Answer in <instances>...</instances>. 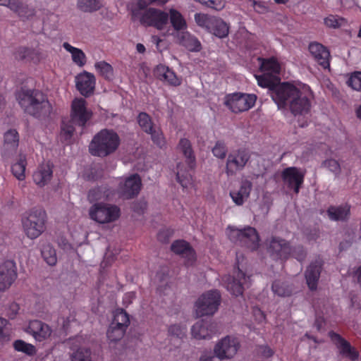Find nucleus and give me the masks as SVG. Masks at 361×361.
<instances>
[{"mask_svg": "<svg viewBox=\"0 0 361 361\" xmlns=\"http://www.w3.org/2000/svg\"><path fill=\"white\" fill-rule=\"evenodd\" d=\"M71 122L81 128H85L87 123L92 118V112L87 107V102L83 98H75L71 106Z\"/></svg>", "mask_w": 361, "mask_h": 361, "instance_id": "nucleus-13", "label": "nucleus"}, {"mask_svg": "<svg viewBox=\"0 0 361 361\" xmlns=\"http://www.w3.org/2000/svg\"><path fill=\"white\" fill-rule=\"evenodd\" d=\"M255 76L259 86L267 87L271 91V98L276 104V99L274 94L276 92L277 88L281 85L283 82H279V78L277 75H273L270 73H263L262 75H255Z\"/></svg>", "mask_w": 361, "mask_h": 361, "instance_id": "nucleus-27", "label": "nucleus"}, {"mask_svg": "<svg viewBox=\"0 0 361 361\" xmlns=\"http://www.w3.org/2000/svg\"><path fill=\"white\" fill-rule=\"evenodd\" d=\"M204 6L216 11H220L224 8L225 4L223 0H206Z\"/></svg>", "mask_w": 361, "mask_h": 361, "instance_id": "nucleus-60", "label": "nucleus"}, {"mask_svg": "<svg viewBox=\"0 0 361 361\" xmlns=\"http://www.w3.org/2000/svg\"><path fill=\"white\" fill-rule=\"evenodd\" d=\"M91 351L88 348H79L72 355V361H91Z\"/></svg>", "mask_w": 361, "mask_h": 361, "instance_id": "nucleus-54", "label": "nucleus"}, {"mask_svg": "<svg viewBox=\"0 0 361 361\" xmlns=\"http://www.w3.org/2000/svg\"><path fill=\"white\" fill-rule=\"evenodd\" d=\"M228 25L223 20L215 18L208 32L219 38H224L228 35Z\"/></svg>", "mask_w": 361, "mask_h": 361, "instance_id": "nucleus-38", "label": "nucleus"}, {"mask_svg": "<svg viewBox=\"0 0 361 361\" xmlns=\"http://www.w3.org/2000/svg\"><path fill=\"white\" fill-rule=\"evenodd\" d=\"M252 188V183L249 180H243L240 183V186L238 190H231L230 196L233 202L238 205L241 206L249 198Z\"/></svg>", "mask_w": 361, "mask_h": 361, "instance_id": "nucleus-30", "label": "nucleus"}, {"mask_svg": "<svg viewBox=\"0 0 361 361\" xmlns=\"http://www.w3.org/2000/svg\"><path fill=\"white\" fill-rule=\"evenodd\" d=\"M95 68L99 73L107 80H111L114 78V69L109 63L102 61L97 62L94 65Z\"/></svg>", "mask_w": 361, "mask_h": 361, "instance_id": "nucleus-45", "label": "nucleus"}, {"mask_svg": "<svg viewBox=\"0 0 361 361\" xmlns=\"http://www.w3.org/2000/svg\"><path fill=\"white\" fill-rule=\"evenodd\" d=\"M120 145L118 133L112 129L104 128L94 135L89 145V152L93 156L104 158L114 153Z\"/></svg>", "mask_w": 361, "mask_h": 361, "instance_id": "nucleus-3", "label": "nucleus"}, {"mask_svg": "<svg viewBox=\"0 0 361 361\" xmlns=\"http://www.w3.org/2000/svg\"><path fill=\"white\" fill-rule=\"evenodd\" d=\"M347 84L354 90L361 92V71L352 73L347 80Z\"/></svg>", "mask_w": 361, "mask_h": 361, "instance_id": "nucleus-53", "label": "nucleus"}, {"mask_svg": "<svg viewBox=\"0 0 361 361\" xmlns=\"http://www.w3.org/2000/svg\"><path fill=\"white\" fill-rule=\"evenodd\" d=\"M267 251L274 260L285 262L291 255L292 246L286 240L273 236L269 241Z\"/></svg>", "mask_w": 361, "mask_h": 361, "instance_id": "nucleus-15", "label": "nucleus"}, {"mask_svg": "<svg viewBox=\"0 0 361 361\" xmlns=\"http://www.w3.org/2000/svg\"><path fill=\"white\" fill-rule=\"evenodd\" d=\"M259 353L261 357L269 358L273 356L274 352V350L269 347L268 345H261L259 347Z\"/></svg>", "mask_w": 361, "mask_h": 361, "instance_id": "nucleus-62", "label": "nucleus"}, {"mask_svg": "<svg viewBox=\"0 0 361 361\" xmlns=\"http://www.w3.org/2000/svg\"><path fill=\"white\" fill-rule=\"evenodd\" d=\"M77 6L82 12L92 13L102 7V0H78Z\"/></svg>", "mask_w": 361, "mask_h": 361, "instance_id": "nucleus-41", "label": "nucleus"}, {"mask_svg": "<svg viewBox=\"0 0 361 361\" xmlns=\"http://www.w3.org/2000/svg\"><path fill=\"white\" fill-rule=\"evenodd\" d=\"M177 39L179 44L190 51L197 52L201 49L200 42L188 32H178Z\"/></svg>", "mask_w": 361, "mask_h": 361, "instance_id": "nucleus-31", "label": "nucleus"}, {"mask_svg": "<svg viewBox=\"0 0 361 361\" xmlns=\"http://www.w3.org/2000/svg\"><path fill=\"white\" fill-rule=\"evenodd\" d=\"M16 59L38 63L42 59V54L39 49L20 46L18 47L14 54Z\"/></svg>", "mask_w": 361, "mask_h": 361, "instance_id": "nucleus-25", "label": "nucleus"}, {"mask_svg": "<svg viewBox=\"0 0 361 361\" xmlns=\"http://www.w3.org/2000/svg\"><path fill=\"white\" fill-rule=\"evenodd\" d=\"M13 348L16 351L24 353L27 355H33L36 353L35 347L33 345L23 340H16L13 343Z\"/></svg>", "mask_w": 361, "mask_h": 361, "instance_id": "nucleus-50", "label": "nucleus"}, {"mask_svg": "<svg viewBox=\"0 0 361 361\" xmlns=\"http://www.w3.org/2000/svg\"><path fill=\"white\" fill-rule=\"evenodd\" d=\"M171 250L176 255H180L186 260L187 266L192 265L196 260V254L189 243L184 240H176L171 245Z\"/></svg>", "mask_w": 361, "mask_h": 361, "instance_id": "nucleus-23", "label": "nucleus"}, {"mask_svg": "<svg viewBox=\"0 0 361 361\" xmlns=\"http://www.w3.org/2000/svg\"><path fill=\"white\" fill-rule=\"evenodd\" d=\"M155 73L158 78L166 81L171 85L178 86L180 85V80L176 73L164 65L160 64L157 66Z\"/></svg>", "mask_w": 361, "mask_h": 361, "instance_id": "nucleus-32", "label": "nucleus"}, {"mask_svg": "<svg viewBox=\"0 0 361 361\" xmlns=\"http://www.w3.org/2000/svg\"><path fill=\"white\" fill-rule=\"evenodd\" d=\"M221 298V294L217 290H212L203 293L195 303L197 315L198 317L213 315L219 309Z\"/></svg>", "mask_w": 361, "mask_h": 361, "instance_id": "nucleus-9", "label": "nucleus"}, {"mask_svg": "<svg viewBox=\"0 0 361 361\" xmlns=\"http://www.w3.org/2000/svg\"><path fill=\"white\" fill-rule=\"evenodd\" d=\"M137 120L140 128L151 135L153 143L162 148L166 144L165 138L160 128L154 126L150 116L145 112H141Z\"/></svg>", "mask_w": 361, "mask_h": 361, "instance_id": "nucleus-14", "label": "nucleus"}, {"mask_svg": "<svg viewBox=\"0 0 361 361\" xmlns=\"http://www.w3.org/2000/svg\"><path fill=\"white\" fill-rule=\"evenodd\" d=\"M273 292L280 297H288L293 293V287L286 282L276 280L271 286Z\"/></svg>", "mask_w": 361, "mask_h": 361, "instance_id": "nucleus-42", "label": "nucleus"}, {"mask_svg": "<svg viewBox=\"0 0 361 361\" xmlns=\"http://www.w3.org/2000/svg\"><path fill=\"white\" fill-rule=\"evenodd\" d=\"M27 165L26 157L25 155H20L18 161L11 166L13 175L19 180L25 178V169Z\"/></svg>", "mask_w": 361, "mask_h": 361, "instance_id": "nucleus-43", "label": "nucleus"}, {"mask_svg": "<svg viewBox=\"0 0 361 361\" xmlns=\"http://www.w3.org/2000/svg\"><path fill=\"white\" fill-rule=\"evenodd\" d=\"M121 214L120 208L111 204L95 202L89 209L90 218L101 224L116 221Z\"/></svg>", "mask_w": 361, "mask_h": 361, "instance_id": "nucleus-8", "label": "nucleus"}, {"mask_svg": "<svg viewBox=\"0 0 361 361\" xmlns=\"http://www.w3.org/2000/svg\"><path fill=\"white\" fill-rule=\"evenodd\" d=\"M26 331L27 333L32 335V336L39 341L46 339L51 333V330L49 325L39 320L30 321L27 327Z\"/></svg>", "mask_w": 361, "mask_h": 361, "instance_id": "nucleus-28", "label": "nucleus"}, {"mask_svg": "<svg viewBox=\"0 0 361 361\" xmlns=\"http://www.w3.org/2000/svg\"><path fill=\"white\" fill-rule=\"evenodd\" d=\"M350 206L348 204L339 206H330L327 214L331 220L345 221L350 214Z\"/></svg>", "mask_w": 361, "mask_h": 361, "instance_id": "nucleus-33", "label": "nucleus"}, {"mask_svg": "<svg viewBox=\"0 0 361 361\" xmlns=\"http://www.w3.org/2000/svg\"><path fill=\"white\" fill-rule=\"evenodd\" d=\"M41 253L44 261L50 266H54L57 262L56 253L54 248L50 245H44Z\"/></svg>", "mask_w": 361, "mask_h": 361, "instance_id": "nucleus-46", "label": "nucleus"}, {"mask_svg": "<svg viewBox=\"0 0 361 361\" xmlns=\"http://www.w3.org/2000/svg\"><path fill=\"white\" fill-rule=\"evenodd\" d=\"M167 2L168 0H137V9L145 10L149 5L163 6Z\"/></svg>", "mask_w": 361, "mask_h": 361, "instance_id": "nucleus-58", "label": "nucleus"}, {"mask_svg": "<svg viewBox=\"0 0 361 361\" xmlns=\"http://www.w3.org/2000/svg\"><path fill=\"white\" fill-rule=\"evenodd\" d=\"M169 334L171 336L182 339L186 335V327L178 324L171 325L169 328Z\"/></svg>", "mask_w": 361, "mask_h": 361, "instance_id": "nucleus-56", "label": "nucleus"}, {"mask_svg": "<svg viewBox=\"0 0 361 361\" xmlns=\"http://www.w3.org/2000/svg\"><path fill=\"white\" fill-rule=\"evenodd\" d=\"M322 269V262L320 260H316L312 262L305 271V279L308 288L311 290H314L317 288V283L320 277Z\"/></svg>", "mask_w": 361, "mask_h": 361, "instance_id": "nucleus-29", "label": "nucleus"}, {"mask_svg": "<svg viewBox=\"0 0 361 361\" xmlns=\"http://www.w3.org/2000/svg\"><path fill=\"white\" fill-rule=\"evenodd\" d=\"M178 148L186 159L187 166L182 163L177 164L176 179L183 188H188L192 185L191 171L194 170L196 165L195 157L189 140L181 138L178 143Z\"/></svg>", "mask_w": 361, "mask_h": 361, "instance_id": "nucleus-4", "label": "nucleus"}, {"mask_svg": "<svg viewBox=\"0 0 361 361\" xmlns=\"http://www.w3.org/2000/svg\"><path fill=\"white\" fill-rule=\"evenodd\" d=\"M329 336L331 341L336 346L339 354L345 358L351 361H356L359 358V352L351 345V344L343 338L338 333L334 331L329 332Z\"/></svg>", "mask_w": 361, "mask_h": 361, "instance_id": "nucleus-16", "label": "nucleus"}, {"mask_svg": "<svg viewBox=\"0 0 361 361\" xmlns=\"http://www.w3.org/2000/svg\"><path fill=\"white\" fill-rule=\"evenodd\" d=\"M63 47L68 52L71 54L72 60L74 63L80 67H82L85 65L87 58L82 49L73 47L68 42H64Z\"/></svg>", "mask_w": 361, "mask_h": 361, "instance_id": "nucleus-36", "label": "nucleus"}, {"mask_svg": "<svg viewBox=\"0 0 361 361\" xmlns=\"http://www.w3.org/2000/svg\"><path fill=\"white\" fill-rule=\"evenodd\" d=\"M256 99L255 94L235 92L226 96L224 104L232 112L237 114L250 109Z\"/></svg>", "mask_w": 361, "mask_h": 361, "instance_id": "nucleus-10", "label": "nucleus"}, {"mask_svg": "<svg viewBox=\"0 0 361 361\" xmlns=\"http://www.w3.org/2000/svg\"><path fill=\"white\" fill-rule=\"evenodd\" d=\"M47 214L43 209L33 208L22 219L25 234L30 239H36L46 229Z\"/></svg>", "mask_w": 361, "mask_h": 361, "instance_id": "nucleus-5", "label": "nucleus"}, {"mask_svg": "<svg viewBox=\"0 0 361 361\" xmlns=\"http://www.w3.org/2000/svg\"><path fill=\"white\" fill-rule=\"evenodd\" d=\"M19 144V135L17 130L11 129L4 134V147L6 150L16 151Z\"/></svg>", "mask_w": 361, "mask_h": 361, "instance_id": "nucleus-39", "label": "nucleus"}, {"mask_svg": "<svg viewBox=\"0 0 361 361\" xmlns=\"http://www.w3.org/2000/svg\"><path fill=\"white\" fill-rule=\"evenodd\" d=\"M216 17L211 16L207 14L197 13L195 14V20L197 25L201 27L206 29L207 31L209 30L210 26L212 25V23Z\"/></svg>", "mask_w": 361, "mask_h": 361, "instance_id": "nucleus-49", "label": "nucleus"}, {"mask_svg": "<svg viewBox=\"0 0 361 361\" xmlns=\"http://www.w3.org/2000/svg\"><path fill=\"white\" fill-rule=\"evenodd\" d=\"M305 174L295 166L286 168L281 173V178L288 188L293 189L298 194L304 182Z\"/></svg>", "mask_w": 361, "mask_h": 361, "instance_id": "nucleus-19", "label": "nucleus"}, {"mask_svg": "<svg viewBox=\"0 0 361 361\" xmlns=\"http://www.w3.org/2000/svg\"><path fill=\"white\" fill-rule=\"evenodd\" d=\"M217 332V324L212 319H201L191 329L192 335L196 339H210Z\"/></svg>", "mask_w": 361, "mask_h": 361, "instance_id": "nucleus-18", "label": "nucleus"}, {"mask_svg": "<svg viewBox=\"0 0 361 361\" xmlns=\"http://www.w3.org/2000/svg\"><path fill=\"white\" fill-rule=\"evenodd\" d=\"M53 176V165L47 161L40 164L32 175L33 181L39 187L48 184Z\"/></svg>", "mask_w": 361, "mask_h": 361, "instance_id": "nucleus-26", "label": "nucleus"}, {"mask_svg": "<svg viewBox=\"0 0 361 361\" xmlns=\"http://www.w3.org/2000/svg\"><path fill=\"white\" fill-rule=\"evenodd\" d=\"M257 60L260 63L259 69L262 73H270L273 75H276L280 73L281 66L275 57L268 59L258 57Z\"/></svg>", "mask_w": 361, "mask_h": 361, "instance_id": "nucleus-34", "label": "nucleus"}, {"mask_svg": "<svg viewBox=\"0 0 361 361\" xmlns=\"http://www.w3.org/2000/svg\"><path fill=\"white\" fill-rule=\"evenodd\" d=\"M19 310L20 307L18 304L16 302H12L8 306L6 314L11 319H13L18 314Z\"/></svg>", "mask_w": 361, "mask_h": 361, "instance_id": "nucleus-61", "label": "nucleus"}, {"mask_svg": "<svg viewBox=\"0 0 361 361\" xmlns=\"http://www.w3.org/2000/svg\"><path fill=\"white\" fill-rule=\"evenodd\" d=\"M8 322L7 319L0 317V341L8 339L9 332L6 328Z\"/></svg>", "mask_w": 361, "mask_h": 361, "instance_id": "nucleus-59", "label": "nucleus"}, {"mask_svg": "<svg viewBox=\"0 0 361 361\" xmlns=\"http://www.w3.org/2000/svg\"><path fill=\"white\" fill-rule=\"evenodd\" d=\"M16 97L24 112L36 118H45L51 114L52 106L47 95L39 90L22 87Z\"/></svg>", "mask_w": 361, "mask_h": 361, "instance_id": "nucleus-2", "label": "nucleus"}, {"mask_svg": "<svg viewBox=\"0 0 361 361\" xmlns=\"http://www.w3.org/2000/svg\"><path fill=\"white\" fill-rule=\"evenodd\" d=\"M322 166L327 168L331 172L337 175L341 172L340 164L334 159H327L322 163Z\"/></svg>", "mask_w": 361, "mask_h": 361, "instance_id": "nucleus-55", "label": "nucleus"}, {"mask_svg": "<svg viewBox=\"0 0 361 361\" xmlns=\"http://www.w3.org/2000/svg\"><path fill=\"white\" fill-rule=\"evenodd\" d=\"M224 360L221 357L214 354V355L208 357H202L200 361H222Z\"/></svg>", "mask_w": 361, "mask_h": 361, "instance_id": "nucleus-64", "label": "nucleus"}, {"mask_svg": "<svg viewBox=\"0 0 361 361\" xmlns=\"http://www.w3.org/2000/svg\"><path fill=\"white\" fill-rule=\"evenodd\" d=\"M17 277L13 261L7 260L0 265V291L8 288Z\"/></svg>", "mask_w": 361, "mask_h": 361, "instance_id": "nucleus-21", "label": "nucleus"}, {"mask_svg": "<svg viewBox=\"0 0 361 361\" xmlns=\"http://www.w3.org/2000/svg\"><path fill=\"white\" fill-rule=\"evenodd\" d=\"M111 193L109 189L102 185L90 190L87 198L90 202H99V201L109 200Z\"/></svg>", "mask_w": 361, "mask_h": 361, "instance_id": "nucleus-35", "label": "nucleus"}, {"mask_svg": "<svg viewBox=\"0 0 361 361\" xmlns=\"http://www.w3.org/2000/svg\"><path fill=\"white\" fill-rule=\"evenodd\" d=\"M240 348V342L236 337L226 336L219 341L214 347V354L223 359L233 357Z\"/></svg>", "mask_w": 361, "mask_h": 361, "instance_id": "nucleus-17", "label": "nucleus"}, {"mask_svg": "<svg viewBox=\"0 0 361 361\" xmlns=\"http://www.w3.org/2000/svg\"><path fill=\"white\" fill-rule=\"evenodd\" d=\"M222 281L227 290L235 296L243 295L245 287H249L250 285V276H247L238 266L234 269L233 276H224Z\"/></svg>", "mask_w": 361, "mask_h": 361, "instance_id": "nucleus-11", "label": "nucleus"}, {"mask_svg": "<svg viewBox=\"0 0 361 361\" xmlns=\"http://www.w3.org/2000/svg\"><path fill=\"white\" fill-rule=\"evenodd\" d=\"M212 152L213 155L216 158L224 159L228 152V148L225 142L223 140L216 141L212 149Z\"/></svg>", "mask_w": 361, "mask_h": 361, "instance_id": "nucleus-52", "label": "nucleus"}, {"mask_svg": "<svg viewBox=\"0 0 361 361\" xmlns=\"http://www.w3.org/2000/svg\"><path fill=\"white\" fill-rule=\"evenodd\" d=\"M249 150L241 148L230 152L226 163V173L228 176H233L238 171H242L250 159Z\"/></svg>", "mask_w": 361, "mask_h": 361, "instance_id": "nucleus-12", "label": "nucleus"}, {"mask_svg": "<svg viewBox=\"0 0 361 361\" xmlns=\"http://www.w3.org/2000/svg\"><path fill=\"white\" fill-rule=\"evenodd\" d=\"M73 125L75 124L71 122V119L68 122L63 121L61 123V138L66 144L70 142L73 133L75 132Z\"/></svg>", "mask_w": 361, "mask_h": 361, "instance_id": "nucleus-48", "label": "nucleus"}, {"mask_svg": "<svg viewBox=\"0 0 361 361\" xmlns=\"http://www.w3.org/2000/svg\"><path fill=\"white\" fill-rule=\"evenodd\" d=\"M169 19L174 30L180 31L187 27V23L183 15L177 10H169Z\"/></svg>", "mask_w": 361, "mask_h": 361, "instance_id": "nucleus-40", "label": "nucleus"}, {"mask_svg": "<svg viewBox=\"0 0 361 361\" xmlns=\"http://www.w3.org/2000/svg\"><path fill=\"white\" fill-rule=\"evenodd\" d=\"M142 10L135 8L132 11L133 19L138 18L140 23L145 26H152L157 30H162L167 24L169 14L163 11L154 8Z\"/></svg>", "mask_w": 361, "mask_h": 361, "instance_id": "nucleus-7", "label": "nucleus"}, {"mask_svg": "<svg viewBox=\"0 0 361 361\" xmlns=\"http://www.w3.org/2000/svg\"><path fill=\"white\" fill-rule=\"evenodd\" d=\"M111 324L126 330L130 324L128 314L123 309H118L114 314V319Z\"/></svg>", "mask_w": 361, "mask_h": 361, "instance_id": "nucleus-44", "label": "nucleus"}, {"mask_svg": "<svg viewBox=\"0 0 361 361\" xmlns=\"http://www.w3.org/2000/svg\"><path fill=\"white\" fill-rule=\"evenodd\" d=\"M290 256L293 257L298 262H302L307 257V252L302 245H296L295 247H292Z\"/></svg>", "mask_w": 361, "mask_h": 361, "instance_id": "nucleus-57", "label": "nucleus"}, {"mask_svg": "<svg viewBox=\"0 0 361 361\" xmlns=\"http://www.w3.org/2000/svg\"><path fill=\"white\" fill-rule=\"evenodd\" d=\"M135 298V293L134 292L126 293L123 297L124 304H127V305L130 304Z\"/></svg>", "mask_w": 361, "mask_h": 361, "instance_id": "nucleus-63", "label": "nucleus"}, {"mask_svg": "<svg viewBox=\"0 0 361 361\" xmlns=\"http://www.w3.org/2000/svg\"><path fill=\"white\" fill-rule=\"evenodd\" d=\"M274 97L279 108L288 105L291 113L296 116L310 112L313 94L309 87L300 90L293 84L283 82L277 88Z\"/></svg>", "mask_w": 361, "mask_h": 361, "instance_id": "nucleus-1", "label": "nucleus"}, {"mask_svg": "<svg viewBox=\"0 0 361 361\" xmlns=\"http://www.w3.org/2000/svg\"><path fill=\"white\" fill-rule=\"evenodd\" d=\"M347 23V20L338 16L329 15L324 18V24L326 27L330 28H339L344 26Z\"/></svg>", "mask_w": 361, "mask_h": 361, "instance_id": "nucleus-51", "label": "nucleus"}, {"mask_svg": "<svg viewBox=\"0 0 361 361\" xmlns=\"http://www.w3.org/2000/svg\"><path fill=\"white\" fill-rule=\"evenodd\" d=\"M229 239L235 245L251 251L257 250L259 246L260 238L257 230L250 226L243 228L228 226Z\"/></svg>", "mask_w": 361, "mask_h": 361, "instance_id": "nucleus-6", "label": "nucleus"}, {"mask_svg": "<svg viewBox=\"0 0 361 361\" xmlns=\"http://www.w3.org/2000/svg\"><path fill=\"white\" fill-rule=\"evenodd\" d=\"M76 88L84 97L90 96L94 90L95 78L93 74L84 71L75 78Z\"/></svg>", "mask_w": 361, "mask_h": 361, "instance_id": "nucleus-24", "label": "nucleus"}, {"mask_svg": "<svg viewBox=\"0 0 361 361\" xmlns=\"http://www.w3.org/2000/svg\"><path fill=\"white\" fill-rule=\"evenodd\" d=\"M126 331L122 327L111 324L106 332L107 338L110 342H117L123 337Z\"/></svg>", "mask_w": 361, "mask_h": 361, "instance_id": "nucleus-47", "label": "nucleus"}, {"mask_svg": "<svg viewBox=\"0 0 361 361\" xmlns=\"http://www.w3.org/2000/svg\"><path fill=\"white\" fill-rule=\"evenodd\" d=\"M308 49L311 55L319 66L324 69L329 68L331 55L329 50L326 47L319 42H314L309 44Z\"/></svg>", "mask_w": 361, "mask_h": 361, "instance_id": "nucleus-22", "label": "nucleus"}, {"mask_svg": "<svg viewBox=\"0 0 361 361\" xmlns=\"http://www.w3.org/2000/svg\"><path fill=\"white\" fill-rule=\"evenodd\" d=\"M14 1L11 3V8L10 9L17 13L19 16L29 18L35 15V8L29 7L22 0Z\"/></svg>", "mask_w": 361, "mask_h": 361, "instance_id": "nucleus-37", "label": "nucleus"}, {"mask_svg": "<svg viewBox=\"0 0 361 361\" xmlns=\"http://www.w3.org/2000/svg\"><path fill=\"white\" fill-rule=\"evenodd\" d=\"M142 182L138 174H133L128 177L123 183L119 186L120 195L123 199H132L137 196L141 189Z\"/></svg>", "mask_w": 361, "mask_h": 361, "instance_id": "nucleus-20", "label": "nucleus"}]
</instances>
